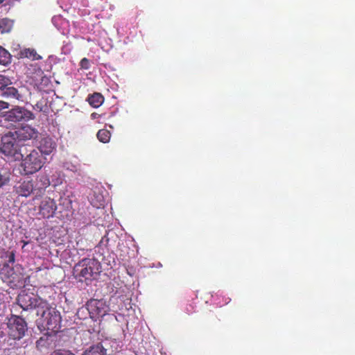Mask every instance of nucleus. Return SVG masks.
<instances>
[{
	"label": "nucleus",
	"mask_w": 355,
	"mask_h": 355,
	"mask_svg": "<svg viewBox=\"0 0 355 355\" xmlns=\"http://www.w3.org/2000/svg\"><path fill=\"white\" fill-rule=\"evenodd\" d=\"M41 311L37 315L40 316L39 324L50 331L51 334H55L61 329L62 318L59 311L55 307L51 306L47 302L46 306H44Z\"/></svg>",
	"instance_id": "obj_1"
},
{
	"label": "nucleus",
	"mask_w": 355,
	"mask_h": 355,
	"mask_svg": "<svg viewBox=\"0 0 355 355\" xmlns=\"http://www.w3.org/2000/svg\"><path fill=\"white\" fill-rule=\"evenodd\" d=\"M101 269V263L95 258H84L73 268V275L80 282L94 279Z\"/></svg>",
	"instance_id": "obj_2"
},
{
	"label": "nucleus",
	"mask_w": 355,
	"mask_h": 355,
	"mask_svg": "<svg viewBox=\"0 0 355 355\" xmlns=\"http://www.w3.org/2000/svg\"><path fill=\"white\" fill-rule=\"evenodd\" d=\"M23 145L12 133L9 131L4 134L1 139L0 152L8 159L17 161L23 157L21 148Z\"/></svg>",
	"instance_id": "obj_3"
},
{
	"label": "nucleus",
	"mask_w": 355,
	"mask_h": 355,
	"mask_svg": "<svg viewBox=\"0 0 355 355\" xmlns=\"http://www.w3.org/2000/svg\"><path fill=\"white\" fill-rule=\"evenodd\" d=\"M6 262L0 268L1 275L9 283L19 282L24 278V268L19 264L12 266L15 261V252H7L5 254Z\"/></svg>",
	"instance_id": "obj_4"
},
{
	"label": "nucleus",
	"mask_w": 355,
	"mask_h": 355,
	"mask_svg": "<svg viewBox=\"0 0 355 355\" xmlns=\"http://www.w3.org/2000/svg\"><path fill=\"white\" fill-rule=\"evenodd\" d=\"M21 159V173L24 175H32L39 171L44 164V159L38 150L36 149L32 150Z\"/></svg>",
	"instance_id": "obj_5"
},
{
	"label": "nucleus",
	"mask_w": 355,
	"mask_h": 355,
	"mask_svg": "<svg viewBox=\"0 0 355 355\" xmlns=\"http://www.w3.org/2000/svg\"><path fill=\"white\" fill-rule=\"evenodd\" d=\"M33 119V114L23 107L17 106L1 113V122L8 123L6 125L15 126L21 121H27Z\"/></svg>",
	"instance_id": "obj_6"
},
{
	"label": "nucleus",
	"mask_w": 355,
	"mask_h": 355,
	"mask_svg": "<svg viewBox=\"0 0 355 355\" xmlns=\"http://www.w3.org/2000/svg\"><path fill=\"white\" fill-rule=\"evenodd\" d=\"M46 300L25 291H22L17 297V304L24 311L35 309L36 314L44 308V306H46Z\"/></svg>",
	"instance_id": "obj_7"
},
{
	"label": "nucleus",
	"mask_w": 355,
	"mask_h": 355,
	"mask_svg": "<svg viewBox=\"0 0 355 355\" xmlns=\"http://www.w3.org/2000/svg\"><path fill=\"white\" fill-rule=\"evenodd\" d=\"M8 334L13 340H20L27 331V323L21 316L11 315L7 323Z\"/></svg>",
	"instance_id": "obj_8"
},
{
	"label": "nucleus",
	"mask_w": 355,
	"mask_h": 355,
	"mask_svg": "<svg viewBox=\"0 0 355 355\" xmlns=\"http://www.w3.org/2000/svg\"><path fill=\"white\" fill-rule=\"evenodd\" d=\"M90 317L96 320L103 317L109 311V306L103 300H90L86 304Z\"/></svg>",
	"instance_id": "obj_9"
},
{
	"label": "nucleus",
	"mask_w": 355,
	"mask_h": 355,
	"mask_svg": "<svg viewBox=\"0 0 355 355\" xmlns=\"http://www.w3.org/2000/svg\"><path fill=\"white\" fill-rule=\"evenodd\" d=\"M57 209V205L54 199L44 197L38 206V214L44 218L52 217Z\"/></svg>",
	"instance_id": "obj_10"
},
{
	"label": "nucleus",
	"mask_w": 355,
	"mask_h": 355,
	"mask_svg": "<svg viewBox=\"0 0 355 355\" xmlns=\"http://www.w3.org/2000/svg\"><path fill=\"white\" fill-rule=\"evenodd\" d=\"M12 133L20 142L35 139L39 134L37 129L28 125H23Z\"/></svg>",
	"instance_id": "obj_11"
},
{
	"label": "nucleus",
	"mask_w": 355,
	"mask_h": 355,
	"mask_svg": "<svg viewBox=\"0 0 355 355\" xmlns=\"http://www.w3.org/2000/svg\"><path fill=\"white\" fill-rule=\"evenodd\" d=\"M37 148L42 155H50L55 149L56 144L52 138L44 137L40 139Z\"/></svg>",
	"instance_id": "obj_12"
},
{
	"label": "nucleus",
	"mask_w": 355,
	"mask_h": 355,
	"mask_svg": "<svg viewBox=\"0 0 355 355\" xmlns=\"http://www.w3.org/2000/svg\"><path fill=\"white\" fill-rule=\"evenodd\" d=\"M35 192V187L33 181H24L17 189V193L24 197H28L33 193L37 198Z\"/></svg>",
	"instance_id": "obj_13"
},
{
	"label": "nucleus",
	"mask_w": 355,
	"mask_h": 355,
	"mask_svg": "<svg viewBox=\"0 0 355 355\" xmlns=\"http://www.w3.org/2000/svg\"><path fill=\"white\" fill-rule=\"evenodd\" d=\"M51 182L47 175H42L37 180L35 185L36 191V196H40L45 192L46 189L49 187Z\"/></svg>",
	"instance_id": "obj_14"
},
{
	"label": "nucleus",
	"mask_w": 355,
	"mask_h": 355,
	"mask_svg": "<svg viewBox=\"0 0 355 355\" xmlns=\"http://www.w3.org/2000/svg\"><path fill=\"white\" fill-rule=\"evenodd\" d=\"M1 95L8 100H21L22 96L19 94L17 89L14 87L5 86L1 90Z\"/></svg>",
	"instance_id": "obj_15"
},
{
	"label": "nucleus",
	"mask_w": 355,
	"mask_h": 355,
	"mask_svg": "<svg viewBox=\"0 0 355 355\" xmlns=\"http://www.w3.org/2000/svg\"><path fill=\"white\" fill-rule=\"evenodd\" d=\"M82 355H107V349L103 343L92 345Z\"/></svg>",
	"instance_id": "obj_16"
},
{
	"label": "nucleus",
	"mask_w": 355,
	"mask_h": 355,
	"mask_svg": "<svg viewBox=\"0 0 355 355\" xmlns=\"http://www.w3.org/2000/svg\"><path fill=\"white\" fill-rule=\"evenodd\" d=\"M87 101L92 107L98 108L104 102V96L101 93L95 92L88 96Z\"/></svg>",
	"instance_id": "obj_17"
},
{
	"label": "nucleus",
	"mask_w": 355,
	"mask_h": 355,
	"mask_svg": "<svg viewBox=\"0 0 355 355\" xmlns=\"http://www.w3.org/2000/svg\"><path fill=\"white\" fill-rule=\"evenodd\" d=\"M21 58H29L32 60H38L42 59V56L37 54V51L33 49H25L20 52Z\"/></svg>",
	"instance_id": "obj_18"
},
{
	"label": "nucleus",
	"mask_w": 355,
	"mask_h": 355,
	"mask_svg": "<svg viewBox=\"0 0 355 355\" xmlns=\"http://www.w3.org/2000/svg\"><path fill=\"white\" fill-rule=\"evenodd\" d=\"M12 61V55L3 47L0 46V65L7 66Z\"/></svg>",
	"instance_id": "obj_19"
},
{
	"label": "nucleus",
	"mask_w": 355,
	"mask_h": 355,
	"mask_svg": "<svg viewBox=\"0 0 355 355\" xmlns=\"http://www.w3.org/2000/svg\"><path fill=\"white\" fill-rule=\"evenodd\" d=\"M96 137L101 142L107 143L110 139L111 134L109 130L101 129L97 132Z\"/></svg>",
	"instance_id": "obj_20"
},
{
	"label": "nucleus",
	"mask_w": 355,
	"mask_h": 355,
	"mask_svg": "<svg viewBox=\"0 0 355 355\" xmlns=\"http://www.w3.org/2000/svg\"><path fill=\"white\" fill-rule=\"evenodd\" d=\"M11 83L10 80L3 76L0 74V89L1 90L3 87H5V86H8Z\"/></svg>",
	"instance_id": "obj_21"
},
{
	"label": "nucleus",
	"mask_w": 355,
	"mask_h": 355,
	"mask_svg": "<svg viewBox=\"0 0 355 355\" xmlns=\"http://www.w3.org/2000/svg\"><path fill=\"white\" fill-rule=\"evenodd\" d=\"M51 355H76L69 350L59 349H56L51 353Z\"/></svg>",
	"instance_id": "obj_22"
},
{
	"label": "nucleus",
	"mask_w": 355,
	"mask_h": 355,
	"mask_svg": "<svg viewBox=\"0 0 355 355\" xmlns=\"http://www.w3.org/2000/svg\"><path fill=\"white\" fill-rule=\"evenodd\" d=\"M80 67L83 69H89L90 68V62L87 58H83L80 62Z\"/></svg>",
	"instance_id": "obj_23"
},
{
	"label": "nucleus",
	"mask_w": 355,
	"mask_h": 355,
	"mask_svg": "<svg viewBox=\"0 0 355 355\" xmlns=\"http://www.w3.org/2000/svg\"><path fill=\"white\" fill-rule=\"evenodd\" d=\"M9 103L3 101H0V110L8 108Z\"/></svg>",
	"instance_id": "obj_24"
},
{
	"label": "nucleus",
	"mask_w": 355,
	"mask_h": 355,
	"mask_svg": "<svg viewBox=\"0 0 355 355\" xmlns=\"http://www.w3.org/2000/svg\"><path fill=\"white\" fill-rule=\"evenodd\" d=\"M4 179L1 175H0V187L4 184Z\"/></svg>",
	"instance_id": "obj_25"
},
{
	"label": "nucleus",
	"mask_w": 355,
	"mask_h": 355,
	"mask_svg": "<svg viewBox=\"0 0 355 355\" xmlns=\"http://www.w3.org/2000/svg\"><path fill=\"white\" fill-rule=\"evenodd\" d=\"M103 202H101V201L99 202L98 204L94 205V206H96V207H100L101 206H103Z\"/></svg>",
	"instance_id": "obj_26"
},
{
	"label": "nucleus",
	"mask_w": 355,
	"mask_h": 355,
	"mask_svg": "<svg viewBox=\"0 0 355 355\" xmlns=\"http://www.w3.org/2000/svg\"><path fill=\"white\" fill-rule=\"evenodd\" d=\"M96 116H97V114L96 113H92L91 116L92 119H96Z\"/></svg>",
	"instance_id": "obj_27"
},
{
	"label": "nucleus",
	"mask_w": 355,
	"mask_h": 355,
	"mask_svg": "<svg viewBox=\"0 0 355 355\" xmlns=\"http://www.w3.org/2000/svg\"><path fill=\"white\" fill-rule=\"evenodd\" d=\"M42 340H42V338H40V340H38V341L37 342V343L39 345V344H40V343H41V342H42Z\"/></svg>",
	"instance_id": "obj_28"
},
{
	"label": "nucleus",
	"mask_w": 355,
	"mask_h": 355,
	"mask_svg": "<svg viewBox=\"0 0 355 355\" xmlns=\"http://www.w3.org/2000/svg\"><path fill=\"white\" fill-rule=\"evenodd\" d=\"M5 0H0V3H3Z\"/></svg>",
	"instance_id": "obj_29"
}]
</instances>
